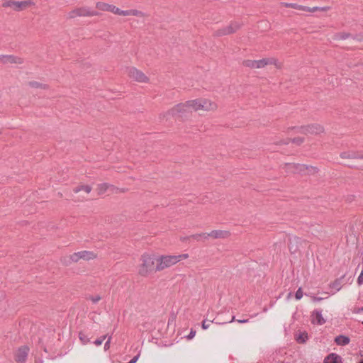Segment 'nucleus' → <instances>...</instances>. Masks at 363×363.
<instances>
[{"instance_id":"obj_6","label":"nucleus","mask_w":363,"mask_h":363,"mask_svg":"<svg viewBox=\"0 0 363 363\" xmlns=\"http://www.w3.org/2000/svg\"><path fill=\"white\" fill-rule=\"evenodd\" d=\"M33 5L31 0L23 1H8L4 3L3 6L10 7L14 11H21Z\"/></svg>"},{"instance_id":"obj_14","label":"nucleus","mask_w":363,"mask_h":363,"mask_svg":"<svg viewBox=\"0 0 363 363\" xmlns=\"http://www.w3.org/2000/svg\"><path fill=\"white\" fill-rule=\"evenodd\" d=\"M114 189L115 188L113 187V186H112L109 184L101 183V184H99L97 185L96 190L98 194L101 195V194H105L108 190L113 191Z\"/></svg>"},{"instance_id":"obj_33","label":"nucleus","mask_w":363,"mask_h":363,"mask_svg":"<svg viewBox=\"0 0 363 363\" xmlns=\"http://www.w3.org/2000/svg\"><path fill=\"white\" fill-rule=\"evenodd\" d=\"M238 322H239V323H247V320H238Z\"/></svg>"},{"instance_id":"obj_28","label":"nucleus","mask_w":363,"mask_h":363,"mask_svg":"<svg viewBox=\"0 0 363 363\" xmlns=\"http://www.w3.org/2000/svg\"><path fill=\"white\" fill-rule=\"evenodd\" d=\"M90 299L93 303H97L101 300V297L99 296H96L94 297H91Z\"/></svg>"},{"instance_id":"obj_22","label":"nucleus","mask_w":363,"mask_h":363,"mask_svg":"<svg viewBox=\"0 0 363 363\" xmlns=\"http://www.w3.org/2000/svg\"><path fill=\"white\" fill-rule=\"evenodd\" d=\"M335 341L338 345H345L350 342V339L346 336L340 335L335 339Z\"/></svg>"},{"instance_id":"obj_25","label":"nucleus","mask_w":363,"mask_h":363,"mask_svg":"<svg viewBox=\"0 0 363 363\" xmlns=\"http://www.w3.org/2000/svg\"><path fill=\"white\" fill-rule=\"evenodd\" d=\"M295 297H296V300H300L303 297V291H302V289L301 288H299L296 291V294H295Z\"/></svg>"},{"instance_id":"obj_36","label":"nucleus","mask_w":363,"mask_h":363,"mask_svg":"<svg viewBox=\"0 0 363 363\" xmlns=\"http://www.w3.org/2000/svg\"><path fill=\"white\" fill-rule=\"evenodd\" d=\"M315 299L320 300V298H314Z\"/></svg>"},{"instance_id":"obj_7","label":"nucleus","mask_w":363,"mask_h":363,"mask_svg":"<svg viewBox=\"0 0 363 363\" xmlns=\"http://www.w3.org/2000/svg\"><path fill=\"white\" fill-rule=\"evenodd\" d=\"M269 65H274L277 68H281V63L274 57H263L256 60V69H262Z\"/></svg>"},{"instance_id":"obj_18","label":"nucleus","mask_w":363,"mask_h":363,"mask_svg":"<svg viewBox=\"0 0 363 363\" xmlns=\"http://www.w3.org/2000/svg\"><path fill=\"white\" fill-rule=\"evenodd\" d=\"M324 363H342L341 357L337 354H329L324 360Z\"/></svg>"},{"instance_id":"obj_27","label":"nucleus","mask_w":363,"mask_h":363,"mask_svg":"<svg viewBox=\"0 0 363 363\" xmlns=\"http://www.w3.org/2000/svg\"><path fill=\"white\" fill-rule=\"evenodd\" d=\"M105 338H106V336H103V337H100L99 339H97L96 340H95L94 344L96 346L101 345L102 344V342H104V340H105Z\"/></svg>"},{"instance_id":"obj_35","label":"nucleus","mask_w":363,"mask_h":363,"mask_svg":"<svg viewBox=\"0 0 363 363\" xmlns=\"http://www.w3.org/2000/svg\"><path fill=\"white\" fill-rule=\"evenodd\" d=\"M359 363H363V359Z\"/></svg>"},{"instance_id":"obj_26","label":"nucleus","mask_w":363,"mask_h":363,"mask_svg":"<svg viewBox=\"0 0 363 363\" xmlns=\"http://www.w3.org/2000/svg\"><path fill=\"white\" fill-rule=\"evenodd\" d=\"M79 339H80L81 342H82V344H84V345H86L89 342L88 338L86 337V335H84L82 333L79 334Z\"/></svg>"},{"instance_id":"obj_32","label":"nucleus","mask_w":363,"mask_h":363,"mask_svg":"<svg viewBox=\"0 0 363 363\" xmlns=\"http://www.w3.org/2000/svg\"><path fill=\"white\" fill-rule=\"evenodd\" d=\"M110 341H111V338H109L108 340V341L105 343V345H104V349L105 350H108L109 348V347H110Z\"/></svg>"},{"instance_id":"obj_21","label":"nucleus","mask_w":363,"mask_h":363,"mask_svg":"<svg viewBox=\"0 0 363 363\" xmlns=\"http://www.w3.org/2000/svg\"><path fill=\"white\" fill-rule=\"evenodd\" d=\"M308 334L306 332H301L298 331L295 335V339L296 340L301 344L305 343L308 340Z\"/></svg>"},{"instance_id":"obj_31","label":"nucleus","mask_w":363,"mask_h":363,"mask_svg":"<svg viewBox=\"0 0 363 363\" xmlns=\"http://www.w3.org/2000/svg\"><path fill=\"white\" fill-rule=\"evenodd\" d=\"M210 326V324L209 323H206V321H203L202 323V328L204 329V330H206L207 328H208Z\"/></svg>"},{"instance_id":"obj_11","label":"nucleus","mask_w":363,"mask_h":363,"mask_svg":"<svg viewBox=\"0 0 363 363\" xmlns=\"http://www.w3.org/2000/svg\"><path fill=\"white\" fill-rule=\"evenodd\" d=\"M286 6H289L291 8L295 9H298V10L306 11V12H310V13H313L315 11H327L329 10V7L315 6V7L311 8V7H307V6H301V5H298L296 4H287Z\"/></svg>"},{"instance_id":"obj_13","label":"nucleus","mask_w":363,"mask_h":363,"mask_svg":"<svg viewBox=\"0 0 363 363\" xmlns=\"http://www.w3.org/2000/svg\"><path fill=\"white\" fill-rule=\"evenodd\" d=\"M240 28V24L238 22H232L227 26L223 31V34L229 35L235 33Z\"/></svg>"},{"instance_id":"obj_20","label":"nucleus","mask_w":363,"mask_h":363,"mask_svg":"<svg viewBox=\"0 0 363 363\" xmlns=\"http://www.w3.org/2000/svg\"><path fill=\"white\" fill-rule=\"evenodd\" d=\"M96 6L101 11H110L111 13H113V9H115V6L110 5L104 2H98Z\"/></svg>"},{"instance_id":"obj_8","label":"nucleus","mask_w":363,"mask_h":363,"mask_svg":"<svg viewBox=\"0 0 363 363\" xmlns=\"http://www.w3.org/2000/svg\"><path fill=\"white\" fill-rule=\"evenodd\" d=\"M324 127L318 123H313L300 128V133L303 134L319 135L324 132Z\"/></svg>"},{"instance_id":"obj_24","label":"nucleus","mask_w":363,"mask_h":363,"mask_svg":"<svg viewBox=\"0 0 363 363\" xmlns=\"http://www.w3.org/2000/svg\"><path fill=\"white\" fill-rule=\"evenodd\" d=\"M303 141H304V139L301 137H296L292 140V142L296 145H301L303 143Z\"/></svg>"},{"instance_id":"obj_30","label":"nucleus","mask_w":363,"mask_h":363,"mask_svg":"<svg viewBox=\"0 0 363 363\" xmlns=\"http://www.w3.org/2000/svg\"><path fill=\"white\" fill-rule=\"evenodd\" d=\"M196 335V331L191 330L189 335H188L189 339H192Z\"/></svg>"},{"instance_id":"obj_10","label":"nucleus","mask_w":363,"mask_h":363,"mask_svg":"<svg viewBox=\"0 0 363 363\" xmlns=\"http://www.w3.org/2000/svg\"><path fill=\"white\" fill-rule=\"evenodd\" d=\"M96 15V13L95 11H91L88 8H79L69 12L68 17L75 18L77 16H94Z\"/></svg>"},{"instance_id":"obj_23","label":"nucleus","mask_w":363,"mask_h":363,"mask_svg":"<svg viewBox=\"0 0 363 363\" xmlns=\"http://www.w3.org/2000/svg\"><path fill=\"white\" fill-rule=\"evenodd\" d=\"M242 65L250 69H256V60H245L242 62Z\"/></svg>"},{"instance_id":"obj_9","label":"nucleus","mask_w":363,"mask_h":363,"mask_svg":"<svg viewBox=\"0 0 363 363\" xmlns=\"http://www.w3.org/2000/svg\"><path fill=\"white\" fill-rule=\"evenodd\" d=\"M230 232L226 230H214L208 233H202L199 235V237L207 239L211 238L213 239H226L230 236Z\"/></svg>"},{"instance_id":"obj_1","label":"nucleus","mask_w":363,"mask_h":363,"mask_svg":"<svg viewBox=\"0 0 363 363\" xmlns=\"http://www.w3.org/2000/svg\"><path fill=\"white\" fill-rule=\"evenodd\" d=\"M218 108V106L216 101L210 98L200 97L175 105L171 109V112L175 115L194 111L202 115L205 113L216 112Z\"/></svg>"},{"instance_id":"obj_34","label":"nucleus","mask_w":363,"mask_h":363,"mask_svg":"<svg viewBox=\"0 0 363 363\" xmlns=\"http://www.w3.org/2000/svg\"><path fill=\"white\" fill-rule=\"evenodd\" d=\"M348 37V35L347 34H343L342 36V38H347Z\"/></svg>"},{"instance_id":"obj_17","label":"nucleus","mask_w":363,"mask_h":363,"mask_svg":"<svg viewBox=\"0 0 363 363\" xmlns=\"http://www.w3.org/2000/svg\"><path fill=\"white\" fill-rule=\"evenodd\" d=\"M290 168L295 169L296 171L304 172L307 171L308 172H314L315 170V167H307L304 164H291L289 165Z\"/></svg>"},{"instance_id":"obj_19","label":"nucleus","mask_w":363,"mask_h":363,"mask_svg":"<svg viewBox=\"0 0 363 363\" xmlns=\"http://www.w3.org/2000/svg\"><path fill=\"white\" fill-rule=\"evenodd\" d=\"M28 349L27 347L19 348L16 354V359L18 362L23 361L28 354Z\"/></svg>"},{"instance_id":"obj_3","label":"nucleus","mask_w":363,"mask_h":363,"mask_svg":"<svg viewBox=\"0 0 363 363\" xmlns=\"http://www.w3.org/2000/svg\"><path fill=\"white\" fill-rule=\"evenodd\" d=\"M156 255L154 253L145 252L140 258V263L138 266V273L141 277H148L156 271Z\"/></svg>"},{"instance_id":"obj_12","label":"nucleus","mask_w":363,"mask_h":363,"mask_svg":"<svg viewBox=\"0 0 363 363\" xmlns=\"http://www.w3.org/2000/svg\"><path fill=\"white\" fill-rule=\"evenodd\" d=\"M113 13L117 14L119 16H138V17H143L144 16L143 13L138 10L132 9V10L123 11V10H121L116 6H115V9H113Z\"/></svg>"},{"instance_id":"obj_4","label":"nucleus","mask_w":363,"mask_h":363,"mask_svg":"<svg viewBox=\"0 0 363 363\" xmlns=\"http://www.w3.org/2000/svg\"><path fill=\"white\" fill-rule=\"evenodd\" d=\"M97 254L94 251L82 250L74 252L62 258V262L65 265H69L72 263L78 262L80 260L90 261L96 259Z\"/></svg>"},{"instance_id":"obj_16","label":"nucleus","mask_w":363,"mask_h":363,"mask_svg":"<svg viewBox=\"0 0 363 363\" xmlns=\"http://www.w3.org/2000/svg\"><path fill=\"white\" fill-rule=\"evenodd\" d=\"M91 189L92 186L91 185L80 184L73 189V191L76 194L79 193L80 191H84L88 194L91 192Z\"/></svg>"},{"instance_id":"obj_2","label":"nucleus","mask_w":363,"mask_h":363,"mask_svg":"<svg viewBox=\"0 0 363 363\" xmlns=\"http://www.w3.org/2000/svg\"><path fill=\"white\" fill-rule=\"evenodd\" d=\"M189 257V256L186 253L179 255H156V271H163Z\"/></svg>"},{"instance_id":"obj_15","label":"nucleus","mask_w":363,"mask_h":363,"mask_svg":"<svg viewBox=\"0 0 363 363\" xmlns=\"http://www.w3.org/2000/svg\"><path fill=\"white\" fill-rule=\"evenodd\" d=\"M312 323L317 325H323L325 323V320L323 317L322 314L318 311H315L312 314Z\"/></svg>"},{"instance_id":"obj_5","label":"nucleus","mask_w":363,"mask_h":363,"mask_svg":"<svg viewBox=\"0 0 363 363\" xmlns=\"http://www.w3.org/2000/svg\"><path fill=\"white\" fill-rule=\"evenodd\" d=\"M128 77L132 80L138 82L147 84L150 82L149 77L142 70L135 67H129L126 69Z\"/></svg>"},{"instance_id":"obj_29","label":"nucleus","mask_w":363,"mask_h":363,"mask_svg":"<svg viewBox=\"0 0 363 363\" xmlns=\"http://www.w3.org/2000/svg\"><path fill=\"white\" fill-rule=\"evenodd\" d=\"M357 282L359 284H362L363 283V271L359 274V276L357 279Z\"/></svg>"}]
</instances>
